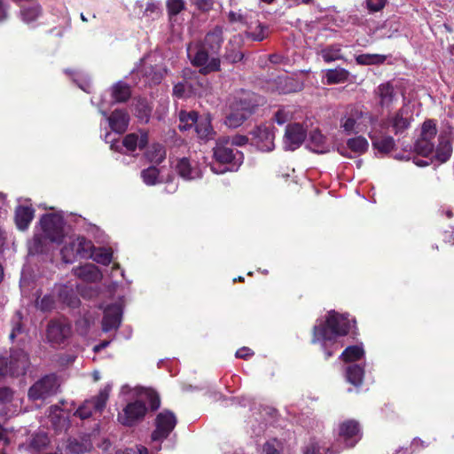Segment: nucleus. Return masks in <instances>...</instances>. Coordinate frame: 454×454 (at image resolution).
Here are the masks:
<instances>
[{
	"instance_id": "obj_40",
	"label": "nucleus",
	"mask_w": 454,
	"mask_h": 454,
	"mask_svg": "<svg viewBox=\"0 0 454 454\" xmlns=\"http://www.w3.org/2000/svg\"><path fill=\"white\" fill-rule=\"evenodd\" d=\"M76 246L78 256L81 258H90L94 249V245L90 240L86 239L83 237L76 238Z\"/></svg>"
},
{
	"instance_id": "obj_38",
	"label": "nucleus",
	"mask_w": 454,
	"mask_h": 454,
	"mask_svg": "<svg viewBox=\"0 0 454 454\" xmlns=\"http://www.w3.org/2000/svg\"><path fill=\"white\" fill-rule=\"evenodd\" d=\"M77 246H76V238L70 240L61 249V256L62 260L66 263H72L76 257H78V253H76Z\"/></svg>"
},
{
	"instance_id": "obj_25",
	"label": "nucleus",
	"mask_w": 454,
	"mask_h": 454,
	"mask_svg": "<svg viewBox=\"0 0 454 454\" xmlns=\"http://www.w3.org/2000/svg\"><path fill=\"white\" fill-rule=\"evenodd\" d=\"M135 10L137 14H141V18L147 20L158 19L161 14L160 3L156 1H148L145 5L142 2H137Z\"/></svg>"
},
{
	"instance_id": "obj_17",
	"label": "nucleus",
	"mask_w": 454,
	"mask_h": 454,
	"mask_svg": "<svg viewBox=\"0 0 454 454\" xmlns=\"http://www.w3.org/2000/svg\"><path fill=\"white\" fill-rule=\"evenodd\" d=\"M207 80L198 81V87L188 81L178 82L173 88V95L178 98H187L191 95L202 97L207 94Z\"/></svg>"
},
{
	"instance_id": "obj_34",
	"label": "nucleus",
	"mask_w": 454,
	"mask_h": 454,
	"mask_svg": "<svg viewBox=\"0 0 454 454\" xmlns=\"http://www.w3.org/2000/svg\"><path fill=\"white\" fill-rule=\"evenodd\" d=\"M372 141V145L380 153H389L395 148V139L390 136H385L381 137H376L370 135Z\"/></svg>"
},
{
	"instance_id": "obj_63",
	"label": "nucleus",
	"mask_w": 454,
	"mask_h": 454,
	"mask_svg": "<svg viewBox=\"0 0 454 454\" xmlns=\"http://www.w3.org/2000/svg\"><path fill=\"white\" fill-rule=\"evenodd\" d=\"M387 0H366V5L370 12H379L385 6Z\"/></svg>"
},
{
	"instance_id": "obj_15",
	"label": "nucleus",
	"mask_w": 454,
	"mask_h": 454,
	"mask_svg": "<svg viewBox=\"0 0 454 454\" xmlns=\"http://www.w3.org/2000/svg\"><path fill=\"white\" fill-rule=\"evenodd\" d=\"M412 121V115L408 109L402 107L392 116H389L387 122L382 124V127H391L394 133L399 135L410 128Z\"/></svg>"
},
{
	"instance_id": "obj_53",
	"label": "nucleus",
	"mask_w": 454,
	"mask_h": 454,
	"mask_svg": "<svg viewBox=\"0 0 454 454\" xmlns=\"http://www.w3.org/2000/svg\"><path fill=\"white\" fill-rule=\"evenodd\" d=\"M49 443L48 435L45 433H38L30 441V447L35 450H41Z\"/></svg>"
},
{
	"instance_id": "obj_54",
	"label": "nucleus",
	"mask_w": 454,
	"mask_h": 454,
	"mask_svg": "<svg viewBox=\"0 0 454 454\" xmlns=\"http://www.w3.org/2000/svg\"><path fill=\"white\" fill-rule=\"evenodd\" d=\"M195 130L200 138H207L211 133V126L209 121L206 119L200 121H197Z\"/></svg>"
},
{
	"instance_id": "obj_50",
	"label": "nucleus",
	"mask_w": 454,
	"mask_h": 454,
	"mask_svg": "<svg viewBox=\"0 0 454 454\" xmlns=\"http://www.w3.org/2000/svg\"><path fill=\"white\" fill-rule=\"evenodd\" d=\"M141 177L147 185H154L160 182L159 169L155 167H149L141 172Z\"/></svg>"
},
{
	"instance_id": "obj_33",
	"label": "nucleus",
	"mask_w": 454,
	"mask_h": 454,
	"mask_svg": "<svg viewBox=\"0 0 454 454\" xmlns=\"http://www.w3.org/2000/svg\"><path fill=\"white\" fill-rule=\"evenodd\" d=\"M325 77L327 84L341 83L348 80L349 72L344 68L328 69Z\"/></svg>"
},
{
	"instance_id": "obj_49",
	"label": "nucleus",
	"mask_w": 454,
	"mask_h": 454,
	"mask_svg": "<svg viewBox=\"0 0 454 454\" xmlns=\"http://www.w3.org/2000/svg\"><path fill=\"white\" fill-rule=\"evenodd\" d=\"M329 449L320 441L311 439L304 448V454H327Z\"/></svg>"
},
{
	"instance_id": "obj_5",
	"label": "nucleus",
	"mask_w": 454,
	"mask_h": 454,
	"mask_svg": "<svg viewBox=\"0 0 454 454\" xmlns=\"http://www.w3.org/2000/svg\"><path fill=\"white\" fill-rule=\"evenodd\" d=\"M28 364V356L23 350H12L9 357L0 356V377L23 375Z\"/></svg>"
},
{
	"instance_id": "obj_16",
	"label": "nucleus",
	"mask_w": 454,
	"mask_h": 454,
	"mask_svg": "<svg viewBox=\"0 0 454 454\" xmlns=\"http://www.w3.org/2000/svg\"><path fill=\"white\" fill-rule=\"evenodd\" d=\"M252 139L255 145L263 152H270L274 148V134L271 129L266 125H260L251 132Z\"/></svg>"
},
{
	"instance_id": "obj_39",
	"label": "nucleus",
	"mask_w": 454,
	"mask_h": 454,
	"mask_svg": "<svg viewBox=\"0 0 454 454\" xmlns=\"http://www.w3.org/2000/svg\"><path fill=\"white\" fill-rule=\"evenodd\" d=\"M364 351L362 346H349L340 355V358L346 362H354L362 358Z\"/></svg>"
},
{
	"instance_id": "obj_31",
	"label": "nucleus",
	"mask_w": 454,
	"mask_h": 454,
	"mask_svg": "<svg viewBox=\"0 0 454 454\" xmlns=\"http://www.w3.org/2000/svg\"><path fill=\"white\" fill-rule=\"evenodd\" d=\"M111 95H112L114 102H115V103L125 102L131 96L130 88L125 82H118L112 87Z\"/></svg>"
},
{
	"instance_id": "obj_6",
	"label": "nucleus",
	"mask_w": 454,
	"mask_h": 454,
	"mask_svg": "<svg viewBox=\"0 0 454 454\" xmlns=\"http://www.w3.org/2000/svg\"><path fill=\"white\" fill-rule=\"evenodd\" d=\"M176 424V418L173 412L163 411L160 412L155 419V429L152 433V442L154 443L153 449L159 451L161 449V442L169 435Z\"/></svg>"
},
{
	"instance_id": "obj_13",
	"label": "nucleus",
	"mask_w": 454,
	"mask_h": 454,
	"mask_svg": "<svg viewBox=\"0 0 454 454\" xmlns=\"http://www.w3.org/2000/svg\"><path fill=\"white\" fill-rule=\"evenodd\" d=\"M362 434L358 422L356 420H346L339 426V441L346 447H354L361 439Z\"/></svg>"
},
{
	"instance_id": "obj_64",
	"label": "nucleus",
	"mask_w": 454,
	"mask_h": 454,
	"mask_svg": "<svg viewBox=\"0 0 454 454\" xmlns=\"http://www.w3.org/2000/svg\"><path fill=\"white\" fill-rule=\"evenodd\" d=\"M248 142V138L243 135H235L230 137V145L233 146H241L246 145Z\"/></svg>"
},
{
	"instance_id": "obj_28",
	"label": "nucleus",
	"mask_w": 454,
	"mask_h": 454,
	"mask_svg": "<svg viewBox=\"0 0 454 454\" xmlns=\"http://www.w3.org/2000/svg\"><path fill=\"white\" fill-rule=\"evenodd\" d=\"M307 146L317 153H326L330 151V145L326 138L317 129L310 132Z\"/></svg>"
},
{
	"instance_id": "obj_8",
	"label": "nucleus",
	"mask_w": 454,
	"mask_h": 454,
	"mask_svg": "<svg viewBox=\"0 0 454 454\" xmlns=\"http://www.w3.org/2000/svg\"><path fill=\"white\" fill-rule=\"evenodd\" d=\"M264 100L257 94L249 90L238 91L229 102L230 109L243 112L250 116L255 109L262 105Z\"/></svg>"
},
{
	"instance_id": "obj_47",
	"label": "nucleus",
	"mask_w": 454,
	"mask_h": 454,
	"mask_svg": "<svg viewBox=\"0 0 454 454\" xmlns=\"http://www.w3.org/2000/svg\"><path fill=\"white\" fill-rule=\"evenodd\" d=\"M437 133L436 124L433 120L426 121L421 128L420 139H425L426 141H432L434 139L435 135Z\"/></svg>"
},
{
	"instance_id": "obj_9",
	"label": "nucleus",
	"mask_w": 454,
	"mask_h": 454,
	"mask_svg": "<svg viewBox=\"0 0 454 454\" xmlns=\"http://www.w3.org/2000/svg\"><path fill=\"white\" fill-rule=\"evenodd\" d=\"M59 383L55 374H49L33 384L28 390L30 400H44L58 392Z\"/></svg>"
},
{
	"instance_id": "obj_52",
	"label": "nucleus",
	"mask_w": 454,
	"mask_h": 454,
	"mask_svg": "<svg viewBox=\"0 0 454 454\" xmlns=\"http://www.w3.org/2000/svg\"><path fill=\"white\" fill-rule=\"evenodd\" d=\"M40 14V8L38 6H32L23 8L20 11L22 20L26 23H30L37 19Z\"/></svg>"
},
{
	"instance_id": "obj_29",
	"label": "nucleus",
	"mask_w": 454,
	"mask_h": 454,
	"mask_svg": "<svg viewBox=\"0 0 454 454\" xmlns=\"http://www.w3.org/2000/svg\"><path fill=\"white\" fill-rule=\"evenodd\" d=\"M34 209L28 206H20L16 209L15 219L20 230H26L34 218Z\"/></svg>"
},
{
	"instance_id": "obj_55",
	"label": "nucleus",
	"mask_w": 454,
	"mask_h": 454,
	"mask_svg": "<svg viewBox=\"0 0 454 454\" xmlns=\"http://www.w3.org/2000/svg\"><path fill=\"white\" fill-rule=\"evenodd\" d=\"M35 304L42 311H51L54 308L55 301L52 295L46 294L41 300L37 299Z\"/></svg>"
},
{
	"instance_id": "obj_48",
	"label": "nucleus",
	"mask_w": 454,
	"mask_h": 454,
	"mask_svg": "<svg viewBox=\"0 0 454 454\" xmlns=\"http://www.w3.org/2000/svg\"><path fill=\"white\" fill-rule=\"evenodd\" d=\"M91 443L85 441H78L76 439L71 440L67 445V449L74 454H83L91 449Z\"/></svg>"
},
{
	"instance_id": "obj_11",
	"label": "nucleus",
	"mask_w": 454,
	"mask_h": 454,
	"mask_svg": "<svg viewBox=\"0 0 454 454\" xmlns=\"http://www.w3.org/2000/svg\"><path fill=\"white\" fill-rule=\"evenodd\" d=\"M71 334V325L64 319L51 320L46 329V338L53 345L63 343Z\"/></svg>"
},
{
	"instance_id": "obj_32",
	"label": "nucleus",
	"mask_w": 454,
	"mask_h": 454,
	"mask_svg": "<svg viewBox=\"0 0 454 454\" xmlns=\"http://www.w3.org/2000/svg\"><path fill=\"white\" fill-rule=\"evenodd\" d=\"M320 55L325 62L330 63L335 60L344 59L341 45L331 44L321 50Z\"/></svg>"
},
{
	"instance_id": "obj_10",
	"label": "nucleus",
	"mask_w": 454,
	"mask_h": 454,
	"mask_svg": "<svg viewBox=\"0 0 454 454\" xmlns=\"http://www.w3.org/2000/svg\"><path fill=\"white\" fill-rule=\"evenodd\" d=\"M111 388L112 387L110 385H107L99 391L97 396L86 400L76 410L74 415L78 416L81 419H85L90 418L92 415L93 411L101 412L106 404Z\"/></svg>"
},
{
	"instance_id": "obj_37",
	"label": "nucleus",
	"mask_w": 454,
	"mask_h": 454,
	"mask_svg": "<svg viewBox=\"0 0 454 454\" xmlns=\"http://www.w3.org/2000/svg\"><path fill=\"white\" fill-rule=\"evenodd\" d=\"M146 158L154 163H160L166 157V150L160 144L152 145L145 153Z\"/></svg>"
},
{
	"instance_id": "obj_62",
	"label": "nucleus",
	"mask_w": 454,
	"mask_h": 454,
	"mask_svg": "<svg viewBox=\"0 0 454 454\" xmlns=\"http://www.w3.org/2000/svg\"><path fill=\"white\" fill-rule=\"evenodd\" d=\"M145 395L150 403L151 408L153 410H157L160 403L158 394L153 390H147L145 392Z\"/></svg>"
},
{
	"instance_id": "obj_59",
	"label": "nucleus",
	"mask_w": 454,
	"mask_h": 454,
	"mask_svg": "<svg viewBox=\"0 0 454 454\" xmlns=\"http://www.w3.org/2000/svg\"><path fill=\"white\" fill-rule=\"evenodd\" d=\"M269 35V28L266 26H262L259 24L254 31L247 33V35L251 37L254 41H262Z\"/></svg>"
},
{
	"instance_id": "obj_27",
	"label": "nucleus",
	"mask_w": 454,
	"mask_h": 454,
	"mask_svg": "<svg viewBox=\"0 0 454 454\" xmlns=\"http://www.w3.org/2000/svg\"><path fill=\"white\" fill-rule=\"evenodd\" d=\"M222 43L223 30L221 27H215L207 34L204 42L200 44L207 48L213 55H218Z\"/></svg>"
},
{
	"instance_id": "obj_19",
	"label": "nucleus",
	"mask_w": 454,
	"mask_h": 454,
	"mask_svg": "<svg viewBox=\"0 0 454 454\" xmlns=\"http://www.w3.org/2000/svg\"><path fill=\"white\" fill-rule=\"evenodd\" d=\"M176 171L185 180H193L201 176V168L197 161L184 157L177 160Z\"/></svg>"
},
{
	"instance_id": "obj_46",
	"label": "nucleus",
	"mask_w": 454,
	"mask_h": 454,
	"mask_svg": "<svg viewBox=\"0 0 454 454\" xmlns=\"http://www.w3.org/2000/svg\"><path fill=\"white\" fill-rule=\"evenodd\" d=\"M434 142L426 141L425 139L418 138L414 144L415 153L423 157H428L434 152Z\"/></svg>"
},
{
	"instance_id": "obj_14",
	"label": "nucleus",
	"mask_w": 454,
	"mask_h": 454,
	"mask_svg": "<svg viewBox=\"0 0 454 454\" xmlns=\"http://www.w3.org/2000/svg\"><path fill=\"white\" fill-rule=\"evenodd\" d=\"M146 411V406L143 402L130 403L123 409L122 412L119 413L118 420L122 425L133 426L145 417Z\"/></svg>"
},
{
	"instance_id": "obj_56",
	"label": "nucleus",
	"mask_w": 454,
	"mask_h": 454,
	"mask_svg": "<svg viewBox=\"0 0 454 454\" xmlns=\"http://www.w3.org/2000/svg\"><path fill=\"white\" fill-rule=\"evenodd\" d=\"M285 86L281 89L284 94L296 92L301 90V84L294 78L286 77L284 79Z\"/></svg>"
},
{
	"instance_id": "obj_22",
	"label": "nucleus",
	"mask_w": 454,
	"mask_h": 454,
	"mask_svg": "<svg viewBox=\"0 0 454 454\" xmlns=\"http://www.w3.org/2000/svg\"><path fill=\"white\" fill-rule=\"evenodd\" d=\"M110 128L118 134L124 133L129 123V115L123 109L114 110L108 117Z\"/></svg>"
},
{
	"instance_id": "obj_30",
	"label": "nucleus",
	"mask_w": 454,
	"mask_h": 454,
	"mask_svg": "<svg viewBox=\"0 0 454 454\" xmlns=\"http://www.w3.org/2000/svg\"><path fill=\"white\" fill-rule=\"evenodd\" d=\"M59 299L69 307L75 308L80 301L71 286H59L57 287Z\"/></svg>"
},
{
	"instance_id": "obj_23",
	"label": "nucleus",
	"mask_w": 454,
	"mask_h": 454,
	"mask_svg": "<svg viewBox=\"0 0 454 454\" xmlns=\"http://www.w3.org/2000/svg\"><path fill=\"white\" fill-rule=\"evenodd\" d=\"M48 418L51 427L57 432L66 431L69 427L70 423L67 414L59 406L50 407Z\"/></svg>"
},
{
	"instance_id": "obj_18",
	"label": "nucleus",
	"mask_w": 454,
	"mask_h": 454,
	"mask_svg": "<svg viewBox=\"0 0 454 454\" xmlns=\"http://www.w3.org/2000/svg\"><path fill=\"white\" fill-rule=\"evenodd\" d=\"M306 137V131L299 123L286 126L284 137V147L286 150L294 151L303 143Z\"/></svg>"
},
{
	"instance_id": "obj_3",
	"label": "nucleus",
	"mask_w": 454,
	"mask_h": 454,
	"mask_svg": "<svg viewBox=\"0 0 454 454\" xmlns=\"http://www.w3.org/2000/svg\"><path fill=\"white\" fill-rule=\"evenodd\" d=\"M378 116L362 107L352 106L340 119V128L347 134L365 132L370 127L375 129Z\"/></svg>"
},
{
	"instance_id": "obj_35",
	"label": "nucleus",
	"mask_w": 454,
	"mask_h": 454,
	"mask_svg": "<svg viewBox=\"0 0 454 454\" xmlns=\"http://www.w3.org/2000/svg\"><path fill=\"white\" fill-rule=\"evenodd\" d=\"M364 374V368L357 364L348 365L346 369L347 380L356 387L360 386L362 384Z\"/></svg>"
},
{
	"instance_id": "obj_12",
	"label": "nucleus",
	"mask_w": 454,
	"mask_h": 454,
	"mask_svg": "<svg viewBox=\"0 0 454 454\" xmlns=\"http://www.w3.org/2000/svg\"><path fill=\"white\" fill-rule=\"evenodd\" d=\"M166 73V70L160 67H153L148 63V59L141 60L139 66L133 70L132 74L137 75L142 74L145 85L159 84Z\"/></svg>"
},
{
	"instance_id": "obj_7",
	"label": "nucleus",
	"mask_w": 454,
	"mask_h": 454,
	"mask_svg": "<svg viewBox=\"0 0 454 454\" xmlns=\"http://www.w3.org/2000/svg\"><path fill=\"white\" fill-rule=\"evenodd\" d=\"M188 55L192 59V63L200 67V73L207 74L220 69V59L218 55H213L212 52L201 44H198L194 49V53L191 48L188 49Z\"/></svg>"
},
{
	"instance_id": "obj_57",
	"label": "nucleus",
	"mask_w": 454,
	"mask_h": 454,
	"mask_svg": "<svg viewBox=\"0 0 454 454\" xmlns=\"http://www.w3.org/2000/svg\"><path fill=\"white\" fill-rule=\"evenodd\" d=\"M151 114V108L145 102H138L136 106V115L142 121H148Z\"/></svg>"
},
{
	"instance_id": "obj_44",
	"label": "nucleus",
	"mask_w": 454,
	"mask_h": 454,
	"mask_svg": "<svg viewBox=\"0 0 454 454\" xmlns=\"http://www.w3.org/2000/svg\"><path fill=\"white\" fill-rule=\"evenodd\" d=\"M386 59L387 56L380 54H361L356 58L359 65H378L384 63Z\"/></svg>"
},
{
	"instance_id": "obj_2",
	"label": "nucleus",
	"mask_w": 454,
	"mask_h": 454,
	"mask_svg": "<svg viewBox=\"0 0 454 454\" xmlns=\"http://www.w3.org/2000/svg\"><path fill=\"white\" fill-rule=\"evenodd\" d=\"M43 234H35L29 242L28 252L30 254H43L46 252L45 240L60 243L64 238V220L59 214H46L40 220Z\"/></svg>"
},
{
	"instance_id": "obj_60",
	"label": "nucleus",
	"mask_w": 454,
	"mask_h": 454,
	"mask_svg": "<svg viewBox=\"0 0 454 454\" xmlns=\"http://www.w3.org/2000/svg\"><path fill=\"white\" fill-rule=\"evenodd\" d=\"M13 397V391L7 387H4L0 388V405H5L9 403Z\"/></svg>"
},
{
	"instance_id": "obj_45",
	"label": "nucleus",
	"mask_w": 454,
	"mask_h": 454,
	"mask_svg": "<svg viewBox=\"0 0 454 454\" xmlns=\"http://www.w3.org/2000/svg\"><path fill=\"white\" fill-rule=\"evenodd\" d=\"M348 148L356 153H364L368 148V142L363 137L349 138L347 141Z\"/></svg>"
},
{
	"instance_id": "obj_51",
	"label": "nucleus",
	"mask_w": 454,
	"mask_h": 454,
	"mask_svg": "<svg viewBox=\"0 0 454 454\" xmlns=\"http://www.w3.org/2000/svg\"><path fill=\"white\" fill-rule=\"evenodd\" d=\"M167 8L170 22L184 8V0H168Z\"/></svg>"
},
{
	"instance_id": "obj_41",
	"label": "nucleus",
	"mask_w": 454,
	"mask_h": 454,
	"mask_svg": "<svg viewBox=\"0 0 454 454\" xmlns=\"http://www.w3.org/2000/svg\"><path fill=\"white\" fill-rule=\"evenodd\" d=\"M179 129L181 130H189L196 125L198 121V114L196 112H180L179 114Z\"/></svg>"
},
{
	"instance_id": "obj_1",
	"label": "nucleus",
	"mask_w": 454,
	"mask_h": 454,
	"mask_svg": "<svg viewBox=\"0 0 454 454\" xmlns=\"http://www.w3.org/2000/svg\"><path fill=\"white\" fill-rule=\"evenodd\" d=\"M350 328V320L347 316L331 311L325 322L321 321L314 326L312 341L322 344L328 358L341 347V344L335 340L336 337L348 334Z\"/></svg>"
},
{
	"instance_id": "obj_21",
	"label": "nucleus",
	"mask_w": 454,
	"mask_h": 454,
	"mask_svg": "<svg viewBox=\"0 0 454 454\" xmlns=\"http://www.w3.org/2000/svg\"><path fill=\"white\" fill-rule=\"evenodd\" d=\"M375 98L382 108H389L396 100V93L391 82L380 84L374 90Z\"/></svg>"
},
{
	"instance_id": "obj_4",
	"label": "nucleus",
	"mask_w": 454,
	"mask_h": 454,
	"mask_svg": "<svg viewBox=\"0 0 454 454\" xmlns=\"http://www.w3.org/2000/svg\"><path fill=\"white\" fill-rule=\"evenodd\" d=\"M214 157L219 163L231 165V167H224L220 169L216 168L215 165H211V170L216 174H222L229 170H233L234 168H237L243 161V153L237 149H233L230 145V137H222L217 140L215 147L214 148Z\"/></svg>"
},
{
	"instance_id": "obj_20",
	"label": "nucleus",
	"mask_w": 454,
	"mask_h": 454,
	"mask_svg": "<svg viewBox=\"0 0 454 454\" xmlns=\"http://www.w3.org/2000/svg\"><path fill=\"white\" fill-rule=\"evenodd\" d=\"M121 308L119 304H112L106 308L102 320V330L110 332L119 328L121 321Z\"/></svg>"
},
{
	"instance_id": "obj_58",
	"label": "nucleus",
	"mask_w": 454,
	"mask_h": 454,
	"mask_svg": "<svg viewBox=\"0 0 454 454\" xmlns=\"http://www.w3.org/2000/svg\"><path fill=\"white\" fill-rule=\"evenodd\" d=\"M282 443L277 439H271L263 445L265 454H280Z\"/></svg>"
},
{
	"instance_id": "obj_42",
	"label": "nucleus",
	"mask_w": 454,
	"mask_h": 454,
	"mask_svg": "<svg viewBox=\"0 0 454 454\" xmlns=\"http://www.w3.org/2000/svg\"><path fill=\"white\" fill-rule=\"evenodd\" d=\"M249 116L245 114L243 112L235 111L231 109V113L226 116L225 124L229 128L236 129L243 124V122L248 119Z\"/></svg>"
},
{
	"instance_id": "obj_43",
	"label": "nucleus",
	"mask_w": 454,
	"mask_h": 454,
	"mask_svg": "<svg viewBox=\"0 0 454 454\" xmlns=\"http://www.w3.org/2000/svg\"><path fill=\"white\" fill-rule=\"evenodd\" d=\"M112 253L104 247L96 248L92 251V254L90 258H92L96 262L103 265H108L112 262Z\"/></svg>"
},
{
	"instance_id": "obj_61",
	"label": "nucleus",
	"mask_w": 454,
	"mask_h": 454,
	"mask_svg": "<svg viewBox=\"0 0 454 454\" xmlns=\"http://www.w3.org/2000/svg\"><path fill=\"white\" fill-rule=\"evenodd\" d=\"M115 454H150L147 448L137 445L136 448H129L124 450H118Z\"/></svg>"
},
{
	"instance_id": "obj_24",
	"label": "nucleus",
	"mask_w": 454,
	"mask_h": 454,
	"mask_svg": "<svg viewBox=\"0 0 454 454\" xmlns=\"http://www.w3.org/2000/svg\"><path fill=\"white\" fill-rule=\"evenodd\" d=\"M148 143V134L146 131L138 130L135 133L128 134L122 140V145L129 152L137 148L144 149Z\"/></svg>"
},
{
	"instance_id": "obj_26",
	"label": "nucleus",
	"mask_w": 454,
	"mask_h": 454,
	"mask_svg": "<svg viewBox=\"0 0 454 454\" xmlns=\"http://www.w3.org/2000/svg\"><path fill=\"white\" fill-rule=\"evenodd\" d=\"M74 274L86 282H98L101 279L102 275L98 269L92 263H86L82 266L73 269Z\"/></svg>"
},
{
	"instance_id": "obj_36",
	"label": "nucleus",
	"mask_w": 454,
	"mask_h": 454,
	"mask_svg": "<svg viewBox=\"0 0 454 454\" xmlns=\"http://www.w3.org/2000/svg\"><path fill=\"white\" fill-rule=\"evenodd\" d=\"M452 145L450 141L442 139L436 147L435 158L438 161L446 162L451 156Z\"/></svg>"
}]
</instances>
